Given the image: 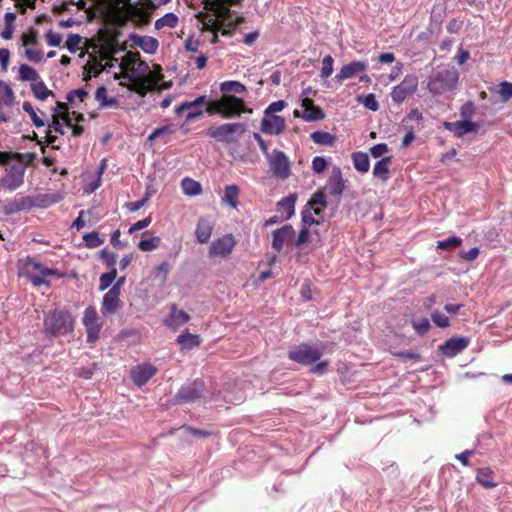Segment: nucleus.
I'll list each match as a JSON object with an SVG mask.
<instances>
[{
	"mask_svg": "<svg viewBox=\"0 0 512 512\" xmlns=\"http://www.w3.org/2000/svg\"><path fill=\"white\" fill-rule=\"evenodd\" d=\"M43 325L46 337L65 336L74 331L75 318L67 309H54L45 314Z\"/></svg>",
	"mask_w": 512,
	"mask_h": 512,
	"instance_id": "obj_1",
	"label": "nucleus"
},
{
	"mask_svg": "<svg viewBox=\"0 0 512 512\" xmlns=\"http://www.w3.org/2000/svg\"><path fill=\"white\" fill-rule=\"evenodd\" d=\"M241 0H206L205 8L212 11L213 14H205L202 18L203 26L206 30L213 33L212 43L218 38L219 24L222 18H227L230 13L229 7L240 3Z\"/></svg>",
	"mask_w": 512,
	"mask_h": 512,
	"instance_id": "obj_2",
	"label": "nucleus"
},
{
	"mask_svg": "<svg viewBox=\"0 0 512 512\" xmlns=\"http://www.w3.org/2000/svg\"><path fill=\"white\" fill-rule=\"evenodd\" d=\"M459 74L454 67H438L429 77L427 88L434 95H441L453 90L458 82Z\"/></svg>",
	"mask_w": 512,
	"mask_h": 512,
	"instance_id": "obj_3",
	"label": "nucleus"
},
{
	"mask_svg": "<svg viewBox=\"0 0 512 512\" xmlns=\"http://www.w3.org/2000/svg\"><path fill=\"white\" fill-rule=\"evenodd\" d=\"M246 132L244 123H226L219 126H211L207 129V135L221 143H236Z\"/></svg>",
	"mask_w": 512,
	"mask_h": 512,
	"instance_id": "obj_4",
	"label": "nucleus"
},
{
	"mask_svg": "<svg viewBox=\"0 0 512 512\" xmlns=\"http://www.w3.org/2000/svg\"><path fill=\"white\" fill-rule=\"evenodd\" d=\"M322 356V351L306 343L291 348L288 352L290 360L300 365H310L317 362Z\"/></svg>",
	"mask_w": 512,
	"mask_h": 512,
	"instance_id": "obj_5",
	"label": "nucleus"
},
{
	"mask_svg": "<svg viewBox=\"0 0 512 512\" xmlns=\"http://www.w3.org/2000/svg\"><path fill=\"white\" fill-rule=\"evenodd\" d=\"M206 391L205 382L196 379L193 382L183 385L175 395L176 403H191L203 397Z\"/></svg>",
	"mask_w": 512,
	"mask_h": 512,
	"instance_id": "obj_6",
	"label": "nucleus"
},
{
	"mask_svg": "<svg viewBox=\"0 0 512 512\" xmlns=\"http://www.w3.org/2000/svg\"><path fill=\"white\" fill-rule=\"evenodd\" d=\"M418 87V77L415 74H407L400 84L393 87L390 96L392 101L400 105L406 98L414 94Z\"/></svg>",
	"mask_w": 512,
	"mask_h": 512,
	"instance_id": "obj_7",
	"label": "nucleus"
},
{
	"mask_svg": "<svg viewBox=\"0 0 512 512\" xmlns=\"http://www.w3.org/2000/svg\"><path fill=\"white\" fill-rule=\"evenodd\" d=\"M7 174L0 178V187L10 192L17 190L24 183L25 165L13 164L6 168Z\"/></svg>",
	"mask_w": 512,
	"mask_h": 512,
	"instance_id": "obj_8",
	"label": "nucleus"
},
{
	"mask_svg": "<svg viewBox=\"0 0 512 512\" xmlns=\"http://www.w3.org/2000/svg\"><path fill=\"white\" fill-rule=\"evenodd\" d=\"M266 158L268 159L270 170L273 175L282 180H285L290 176V162L284 152L280 150H273V152L269 154V157Z\"/></svg>",
	"mask_w": 512,
	"mask_h": 512,
	"instance_id": "obj_9",
	"label": "nucleus"
},
{
	"mask_svg": "<svg viewBox=\"0 0 512 512\" xmlns=\"http://www.w3.org/2000/svg\"><path fill=\"white\" fill-rule=\"evenodd\" d=\"M223 118H233L240 116L242 113H252V109L247 108L245 101L234 95H223Z\"/></svg>",
	"mask_w": 512,
	"mask_h": 512,
	"instance_id": "obj_10",
	"label": "nucleus"
},
{
	"mask_svg": "<svg viewBox=\"0 0 512 512\" xmlns=\"http://www.w3.org/2000/svg\"><path fill=\"white\" fill-rule=\"evenodd\" d=\"M236 245V240L232 234H226L216 240H214L209 247V256L210 257H228L232 251L234 246Z\"/></svg>",
	"mask_w": 512,
	"mask_h": 512,
	"instance_id": "obj_11",
	"label": "nucleus"
},
{
	"mask_svg": "<svg viewBox=\"0 0 512 512\" xmlns=\"http://www.w3.org/2000/svg\"><path fill=\"white\" fill-rule=\"evenodd\" d=\"M301 107L303 111L300 113L298 110L294 111L295 117H300L307 122L320 121L325 118L323 110L314 104V101L308 97L301 99Z\"/></svg>",
	"mask_w": 512,
	"mask_h": 512,
	"instance_id": "obj_12",
	"label": "nucleus"
},
{
	"mask_svg": "<svg viewBox=\"0 0 512 512\" xmlns=\"http://www.w3.org/2000/svg\"><path fill=\"white\" fill-rule=\"evenodd\" d=\"M206 104V96L202 95L197 97L194 101L183 102L181 105L177 106L175 112L177 114H181L184 111H187L186 120L192 121L194 119L200 118L204 114V110L202 107Z\"/></svg>",
	"mask_w": 512,
	"mask_h": 512,
	"instance_id": "obj_13",
	"label": "nucleus"
},
{
	"mask_svg": "<svg viewBox=\"0 0 512 512\" xmlns=\"http://www.w3.org/2000/svg\"><path fill=\"white\" fill-rule=\"evenodd\" d=\"M368 69V63L366 61H352L348 64L343 65L339 72L335 75V81L342 83L347 79L356 77L360 73L366 72Z\"/></svg>",
	"mask_w": 512,
	"mask_h": 512,
	"instance_id": "obj_14",
	"label": "nucleus"
},
{
	"mask_svg": "<svg viewBox=\"0 0 512 512\" xmlns=\"http://www.w3.org/2000/svg\"><path fill=\"white\" fill-rule=\"evenodd\" d=\"M272 248L280 252L283 247L294 240L295 230L292 225L287 224L272 232Z\"/></svg>",
	"mask_w": 512,
	"mask_h": 512,
	"instance_id": "obj_15",
	"label": "nucleus"
},
{
	"mask_svg": "<svg viewBox=\"0 0 512 512\" xmlns=\"http://www.w3.org/2000/svg\"><path fill=\"white\" fill-rule=\"evenodd\" d=\"M286 126L284 117L278 115L264 114L261 120L260 129L263 133L269 135L281 134Z\"/></svg>",
	"mask_w": 512,
	"mask_h": 512,
	"instance_id": "obj_16",
	"label": "nucleus"
},
{
	"mask_svg": "<svg viewBox=\"0 0 512 512\" xmlns=\"http://www.w3.org/2000/svg\"><path fill=\"white\" fill-rule=\"evenodd\" d=\"M443 127L452 132L457 138H461L468 133H477L479 124L471 120H461L455 122H444Z\"/></svg>",
	"mask_w": 512,
	"mask_h": 512,
	"instance_id": "obj_17",
	"label": "nucleus"
},
{
	"mask_svg": "<svg viewBox=\"0 0 512 512\" xmlns=\"http://www.w3.org/2000/svg\"><path fill=\"white\" fill-rule=\"evenodd\" d=\"M469 343L470 339L467 337H453L440 345L439 350L443 355L451 358L465 350Z\"/></svg>",
	"mask_w": 512,
	"mask_h": 512,
	"instance_id": "obj_18",
	"label": "nucleus"
},
{
	"mask_svg": "<svg viewBox=\"0 0 512 512\" xmlns=\"http://www.w3.org/2000/svg\"><path fill=\"white\" fill-rule=\"evenodd\" d=\"M33 206L34 202L31 197L21 196L5 203L3 206V212L5 215L9 216L21 211L29 210Z\"/></svg>",
	"mask_w": 512,
	"mask_h": 512,
	"instance_id": "obj_19",
	"label": "nucleus"
},
{
	"mask_svg": "<svg viewBox=\"0 0 512 512\" xmlns=\"http://www.w3.org/2000/svg\"><path fill=\"white\" fill-rule=\"evenodd\" d=\"M156 371L157 368L150 364H140L131 369V378L136 385L142 386L149 381Z\"/></svg>",
	"mask_w": 512,
	"mask_h": 512,
	"instance_id": "obj_20",
	"label": "nucleus"
},
{
	"mask_svg": "<svg viewBox=\"0 0 512 512\" xmlns=\"http://www.w3.org/2000/svg\"><path fill=\"white\" fill-rule=\"evenodd\" d=\"M344 188L345 182L342 178L340 170L338 169L337 171L333 172L323 190L328 195L334 196L337 198V200H339L343 194Z\"/></svg>",
	"mask_w": 512,
	"mask_h": 512,
	"instance_id": "obj_21",
	"label": "nucleus"
},
{
	"mask_svg": "<svg viewBox=\"0 0 512 512\" xmlns=\"http://www.w3.org/2000/svg\"><path fill=\"white\" fill-rule=\"evenodd\" d=\"M190 315L183 310L177 309L175 304L171 305L170 312L165 319V324L172 329H177L185 323L189 322Z\"/></svg>",
	"mask_w": 512,
	"mask_h": 512,
	"instance_id": "obj_22",
	"label": "nucleus"
},
{
	"mask_svg": "<svg viewBox=\"0 0 512 512\" xmlns=\"http://www.w3.org/2000/svg\"><path fill=\"white\" fill-rule=\"evenodd\" d=\"M494 478L495 473L489 467H483L477 470L476 481L486 489H492L498 485Z\"/></svg>",
	"mask_w": 512,
	"mask_h": 512,
	"instance_id": "obj_23",
	"label": "nucleus"
},
{
	"mask_svg": "<svg viewBox=\"0 0 512 512\" xmlns=\"http://www.w3.org/2000/svg\"><path fill=\"white\" fill-rule=\"evenodd\" d=\"M392 162V156L383 157L373 168V176L381 181H387L389 178V166Z\"/></svg>",
	"mask_w": 512,
	"mask_h": 512,
	"instance_id": "obj_24",
	"label": "nucleus"
},
{
	"mask_svg": "<svg viewBox=\"0 0 512 512\" xmlns=\"http://www.w3.org/2000/svg\"><path fill=\"white\" fill-rule=\"evenodd\" d=\"M213 226L207 219L201 218L196 227V237L200 243H207L211 237Z\"/></svg>",
	"mask_w": 512,
	"mask_h": 512,
	"instance_id": "obj_25",
	"label": "nucleus"
},
{
	"mask_svg": "<svg viewBox=\"0 0 512 512\" xmlns=\"http://www.w3.org/2000/svg\"><path fill=\"white\" fill-rule=\"evenodd\" d=\"M176 342L182 349L191 350L201 344V339L199 335L186 331L177 337Z\"/></svg>",
	"mask_w": 512,
	"mask_h": 512,
	"instance_id": "obj_26",
	"label": "nucleus"
},
{
	"mask_svg": "<svg viewBox=\"0 0 512 512\" xmlns=\"http://www.w3.org/2000/svg\"><path fill=\"white\" fill-rule=\"evenodd\" d=\"M240 194V189L237 185H227L224 188V194L222 196V202L229 205L232 209H236L238 207V197Z\"/></svg>",
	"mask_w": 512,
	"mask_h": 512,
	"instance_id": "obj_27",
	"label": "nucleus"
},
{
	"mask_svg": "<svg viewBox=\"0 0 512 512\" xmlns=\"http://www.w3.org/2000/svg\"><path fill=\"white\" fill-rule=\"evenodd\" d=\"M120 306L121 301L119 297H113L106 293L103 297L101 313L105 316L115 314Z\"/></svg>",
	"mask_w": 512,
	"mask_h": 512,
	"instance_id": "obj_28",
	"label": "nucleus"
},
{
	"mask_svg": "<svg viewBox=\"0 0 512 512\" xmlns=\"http://www.w3.org/2000/svg\"><path fill=\"white\" fill-rule=\"evenodd\" d=\"M246 90L247 89H246L245 85H243L239 81H225V82L221 83V85H220V91L224 95L233 94L235 96L236 94L245 93Z\"/></svg>",
	"mask_w": 512,
	"mask_h": 512,
	"instance_id": "obj_29",
	"label": "nucleus"
},
{
	"mask_svg": "<svg viewBox=\"0 0 512 512\" xmlns=\"http://www.w3.org/2000/svg\"><path fill=\"white\" fill-rule=\"evenodd\" d=\"M352 161L355 169L361 173H367L370 168L369 157L366 153L355 152L352 154Z\"/></svg>",
	"mask_w": 512,
	"mask_h": 512,
	"instance_id": "obj_30",
	"label": "nucleus"
},
{
	"mask_svg": "<svg viewBox=\"0 0 512 512\" xmlns=\"http://www.w3.org/2000/svg\"><path fill=\"white\" fill-rule=\"evenodd\" d=\"M31 90L33 95L40 101L46 100L49 96H55V94L47 88L42 80H37L31 84Z\"/></svg>",
	"mask_w": 512,
	"mask_h": 512,
	"instance_id": "obj_31",
	"label": "nucleus"
},
{
	"mask_svg": "<svg viewBox=\"0 0 512 512\" xmlns=\"http://www.w3.org/2000/svg\"><path fill=\"white\" fill-rule=\"evenodd\" d=\"M181 187L184 194L188 196H197L202 192L201 184L189 177H186L181 181Z\"/></svg>",
	"mask_w": 512,
	"mask_h": 512,
	"instance_id": "obj_32",
	"label": "nucleus"
},
{
	"mask_svg": "<svg viewBox=\"0 0 512 512\" xmlns=\"http://www.w3.org/2000/svg\"><path fill=\"white\" fill-rule=\"evenodd\" d=\"M311 140L319 145L331 146L334 144L336 137L325 131H315L310 135Z\"/></svg>",
	"mask_w": 512,
	"mask_h": 512,
	"instance_id": "obj_33",
	"label": "nucleus"
},
{
	"mask_svg": "<svg viewBox=\"0 0 512 512\" xmlns=\"http://www.w3.org/2000/svg\"><path fill=\"white\" fill-rule=\"evenodd\" d=\"M19 79L21 81H31L32 83L39 80L38 72L27 64H21L19 67Z\"/></svg>",
	"mask_w": 512,
	"mask_h": 512,
	"instance_id": "obj_34",
	"label": "nucleus"
},
{
	"mask_svg": "<svg viewBox=\"0 0 512 512\" xmlns=\"http://www.w3.org/2000/svg\"><path fill=\"white\" fill-rule=\"evenodd\" d=\"M83 325L86 328L101 327V325L98 323V315L94 307L89 306L85 309L83 316Z\"/></svg>",
	"mask_w": 512,
	"mask_h": 512,
	"instance_id": "obj_35",
	"label": "nucleus"
},
{
	"mask_svg": "<svg viewBox=\"0 0 512 512\" xmlns=\"http://www.w3.org/2000/svg\"><path fill=\"white\" fill-rule=\"evenodd\" d=\"M357 102L362 104L365 108L374 112L379 109V103L376 99V96L373 93L358 96Z\"/></svg>",
	"mask_w": 512,
	"mask_h": 512,
	"instance_id": "obj_36",
	"label": "nucleus"
},
{
	"mask_svg": "<svg viewBox=\"0 0 512 512\" xmlns=\"http://www.w3.org/2000/svg\"><path fill=\"white\" fill-rule=\"evenodd\" d=\"M95 98L98 102H100V107H110L116 103L114 98L107 97V89L105 86H100L97 88Z\"/></svg>",
	"mask_w": 512,
	"mask_h": 512,
	"instance_id": "obj_37",
	"label": "nucleus"
},
{
	"mask_svg": "<svg viewBox=\"0 0 512 512\" xmlns=\"http://www.w3.org/2000/svg\"><path fill=\"white\" fill-rule=\"evenodd\" d=\"M0 99L6 106H11L15 99L12 88L3 82H0Z\"/></svg>",
	"mask_w": 512,
	"mask_h": 512,
	"instance_id": "obj_38",
	"label": "nucleus"
},
{
	"mask_svg": "<svg viewBox=\"0 0 512 512\" xmlns=\"http://www.w3.org/2000/svg\"><path fill=\"white\" fill-rule=\"evenodd\" d=\"M116 277H117L116 268H112L111 271L102 274L99 279V282H100L99 290L105 291L106 289H108L112 285V283L116 279Z\"/></svg>",
	"mask_w": 512,
	"mask_h": 512,
	"instance_id": "obj_39",
	"label": "nucleus"
},
{
	"mask_svg": "<svg viewBox=\"0 0 512 512\" xmlns=\"http://www.w3.org/2000/svg\"><path fill=\"white\" fill-rule=\"evenodd\" d=\"M462 244V239L458 236H451L446 240L437 242L436 247L441 250H450L455 247H459Z\"/></svg>",
	"mask_w": 512,
	"mask_h": 512,
	"instance_id": "obj_40",
	"label": "nucleus"
},
{
	"mask_svg": "<svg viewBox=\"0 0 512 512\" xmlns=\"http://www.w3.org/2000/svg\"><path fill=\"white\" fill-rule=\"evenodd\" d=\"M333 64L334 59L331 55H326L322 60V68L320 71V77L322 79H327L333 73Z\"/></svg>",
	"mask_w": 512,
	"mask_h": 512,
	"instance_id": "obj_41",
	"label": "nucleus"
},
{
	"mask_svg": "<svg viewBox=\"0 0 512 512\" xmlns=\"http://www.w3.org/2000/svg\"><path fill=\"white\" fill-rule=\"evenodd\" d=\"M307 206L314 207V206H321L322 208L327 207V200H326V194L324 190H318L316 191L310 200L307 203Z\"/></svg>",
	"mask_w": 512,
	"mask_h": 512,
	"instance_id": "obj_42",
	"label": "nucleus"
},
{
	"mask_svg": "<svg viewBox=\"0 0 512 512\" xmlns=\"http://www.w3.org/2000/svg\"><path fill=\"white\" fill-rule=\"evenodd\" d=\"M22 107H23V110L25 112H27L29 114V116L31 117V120L35 127L40 128L45 125V122L43 121L42 118H40L37 115L36 111L34 110L32 104L30 102H27V101L24 102Z\"/></svg>",
	"mask_w": 512,
	"mask_h": 512,
	"instance_id": "obj_43",
	"label": "nucleus"
},
{
	"mask_svg": "<svg viewBox=\"0 0 512 512\" xmlns=\"http://www.w3.org/2000/svg\"><path fill=\"white\" fill-rule=\"evenodd\" d=\"M7 154H9V161L17 160L20 162L19 164H23L25 166L30 165L35 158V154L33 153L23 154L19 152H7Z\"/></svg>",
	"mask_w": 512,
	"mask_h": 512,
	"instance_id": "obj_44",
	"label": "nucleus"
},
{
	"mask_svg": "<svg viewBox=\"0 0 512 512\" xmlns=\"http://www.w3.org/2000/svg\"><path fill=\"white\" fill-rule=\"evenodd\" d=\"M85 245L88 248H97L103 244V240L99 237V234L95 231L87 233L83 236Z\"/></svg>",
	"mask_w": 512,
	"mask_h": 512,
	"instance_id": "obj_45",
	"label": "nucleus"
},
{
	"mask_svg": "<svg viewBox=\"0 0 512 512\" xmlns=\"http://www.w3.org/2000/svg\"><path fill=\"white\" fill-rule=\"evenodd\" d=\"M431 319L433 323L440 328H446L450 326L449 318L439 310H435L431 313Z\"/></svg>",
	"mask_w": 512,
	"mask_h": 512,
	"instance_id": "obj_46",
	"label": "nucleus"
},
{
	"mask_svg": "<svg viewBox=\"0 0 512 512\" xmlns=\"http://www.w3.org/2000/svg\"><path fill=\"white\" fill-rule=\"evenodd\" d=\"M294 205H295V198L291 197V196L285 197L278 202V206L286 212L287 219L290 218L294 214Z\"/></svg>",
	"mask_w": 512,
	"mask_h": 512,
	"instance_id": "obj_47",
	"label": "nucleus"
},
{
	"mask_svg": "<svg viewBox=\"0 0 512 512\" xmlns=\"http://www.w3.org/2000/svg\"><path fill=\"white\" fill-rule=\"evenodd\" d=\"M391 353L403 362H406L409 360L418 362L422 358L419 353L412 352V351H397V352H391Z\"/></svg>",
	"mask_w": 512,
	"mask_h": 512,
	"instance_id": "obj_48",
	"label": "nucleus"
},
{
	"mask_svg": "<svg viewBox=\"0 0 512 512\" xmlns=\"http://www.w3.org/2000/svg\"><path fill=\"white\" fill-rule=\"evenodd\" d=\"M412 326L414 330L421 336L426 334L431 327L429 320L425 317L417 321H413Z\"/></svg>",
	"mask_w": 512,
	"mask_h": 512,
	"instance_id": "obj_49",
	"label": "nucleus"
},
{
	"mask_svg": "<svg viewBox=\"0 0 512 512\" xmlns=\"http://www.w3.org/2000/svg\"><path fill=\"white\" fill-rule=\"evenodd\" d=\"M301 214L303 226L308 227L314 224L319 225L321 223L320 219L312 214L311 209H303Z\"/></svg>",
	"mask_w": 512,
	"mask_h": 512,
	"instance_id": "obj_50",
	"label": "nucleus"
},
{
	"mask_svg": "<svg viewBox=\"0 0 512 512\" xmlns=\"http://www.w3.org/2000/svg\"><path fill=\"white\" fill-rule=\"evenodd\" d=\"M81 41L82 37L79 34H69L66 40V48L69 52L75 53L78 50Z\"/></svg>",
	"mask_w": 512,
	"mask_h": 512,
	"instance_id": "obj_51",
	"label": "nucleus"
},
{
	"mask_svg": "<svg viewBox=\"0 0 512 512\" xmlns=\"http://www.w3.org/2000/svg\"><path fill=\"white\" fill-rule=\"evenodd\" d=\"M159 241H160L159 237H152V238H149V239H142L139 242L138 247L142 251H152L153 249L158 247Z\"/></svg>",
	"mask_w": 512,
	"mask_h": 512,
	"instance_id": "obj_52",
	"label": "nucleus"
},
{
	"mask_svg": "<svg viewBox=\"0 0 512 512\" xmlns=\"http://www.w3.org/2000/svg\"><path fill=\"white\" fill-rule=\"evenodd\" d=\"M61 116L58 115V114H53L52 115V120L51 122H49L47 124L48 128H49V131H55L61 135H64L65 134V131H64V128H63V125L61 123Z\"/></svg>",
	"mask_w": 512,
	"mask_h": 512,
	"instance_id": "obj_53",
	"label": "nucleus"
},
{
	"mask_svg": "<svg viewBox=\"0 0 512 512\" xmlns=\"http://www.w3.org/2000/svg\"><path fill=\"white\" fill-rule=\"evenodd\" d=\"M205 111L212 115L218 113L222 116L223 113V102L222 97L219 100H213L207 103Z\"/></svg>",
	"mask_w": 512,
	"mask_h": 512,
	"instance_id": "obj_54",
	"label": "nucleus"
},
{
	"mask_svg": "<svg viewBox=\"0 0 512 512\" xmlns=\"http://www.w3.org/2000/svg\"><path fill=\"white\" fill-rule=\"evenodd\" d=\"M499 94L501 96L502 101L506 102L510 98H512V83L503 81L499 85Z\"/></svg>",
	"mask_w": 512,
	"mask_h": 512,
	"instance_id": "obj_55",
	"label": "nucleus"
},
{
	"mask_svg": "<svg viewBox=\"0 0 512 512\" xmlns=\"http://www.w3.org/2000/svg\"><path fill=\"white\" fill-rule=\"evenodd\" d=\"M101 259L104 261V263L111 268H115L116 260H117V254L114 252H110L107 250H101L100 252Z\"/></svg>",
	"mask_w": 512,
	"mask_h": 512,
	"instance_id": "obj_56",
	"label": "nucleus"
},
{
	"mask_svg": "<svg viewBox=\"0 0 512 512\" xmlns=\"http://www.w3.org/2000/svg\"><path fill=\"white\" fill-rule=\"evenodd\" d=\"M475 112V105L472 101H467L460 108V115L464 120H469Z\"/></svg>",
	"mask_w": 512,
	"mask_h": 512,
	"instance_id": "obj_57",
	"label": "nucleus"
},
{
	"mask_svg": "<svg viewBox=\"0 0 512 512\" xmlns=\"http://www.w3.org/2000/svg\"><path fill=\"white\" fill-rule=\"evenodd\" d=\"M327 168V161L324 157L316 156L312 160V170L319 174Z\"/></svg>",
	"mask_w": 512,
	"mask_h": 512,
	"instance_id": "obj_58",
	"label": "nucleus"
},
{
	"mask_svg": "<svg viewBox=\"0 0 512 512\" xmlns=\"http://www.w3.org/2000/svg\"><path fill=\"white\" fill-rule=\"evenodd\" d=\"M87 96H88V92L85 89L80 88V89H75V90H71L70 92H68L66 99L69 103H73L76 97L79 98L81 101H84V99Z\"/></svg>",
	"mask_w": 512,
	"mask_h": 512,
	"instance_id": "obj_59",
	"label": "nucleus"
},
{
	"mask_svg": "<svg viewBox=\"0 0 512 512\" xmlns=\"http://www.w3.org/2000/svg\"><path fill=\"white\" fill-rule=\"evenodd\" d=\"M389 150L388 145L386 143H379L370 148V154L374 158L382 157Z\"/></svg>",
	"mask_w": 512,
	"mask_h": 512,
	"instance_id": "obj_60",
	"label": "nucleus"
},
{
	"mask_svg": "<svg viewBox=\"0 0 512 512\" xmlns=\"http://www.w3.org/2000/svg\"><path fill=\"white\" fill-rule=\"evenodd\" d=\"M286 106L284 100L272 102L264 111V114L275 115L276 112L282 111Z\"/></svg>",
	"mask_w": 512,
	"mask_h": 512,
	"instance_id": "obj_61",
	"label": "nucleus"
},
{
	"mask_svg": "<svg viewBox=\"0 0 512 512\" xmlns=\"http://www.w3.org/2000/svg\"><path fill=\"white\" fill-rule=\"evenodd\" d=\"M46 41L49 46L58 47L61 44L62 36L58 33L53 32L52 30H49L46 33Z\"/></svg>",
	"mask_w": 512,
	"mask_h": 512,
	"instance_id": "obj_62",
	"label": "nucleus"
},
{
	"mask_svg": "<svg viewBox=\"0 0 512 512\" xmlns=\"http://www.w3.org/2000/svg\"><path fill=\"white\" fill-rule=\"evenodd\" d=\"M309 238H310V231H309L308 227L303 226L301 228L296 240L294 241V244L296 246H301L303 244H306L309 241Z\"/></svg>",
	"mask_w": 512,
	"mask_h": 512,
	"instance_id": "obj_63",
	"label": "nucleus"
},
{
	"mask_svg": "<svg viewBox=\"0 0 512 512\" xmlns=\"http://www.w3.org/2000/svg\"><path fill=\"white\" fill-rule=\"evenodd\" d=\"M207 59L208 58L205 54L191 55L189 57V62L194 63L197 69L201 70L206 66Z\"/></svg>",
	"mask_w": 512,
	"mask_h": 512,
	"instance_id": "obj_64",
	"label": "nucleus"
}]
</instances>
